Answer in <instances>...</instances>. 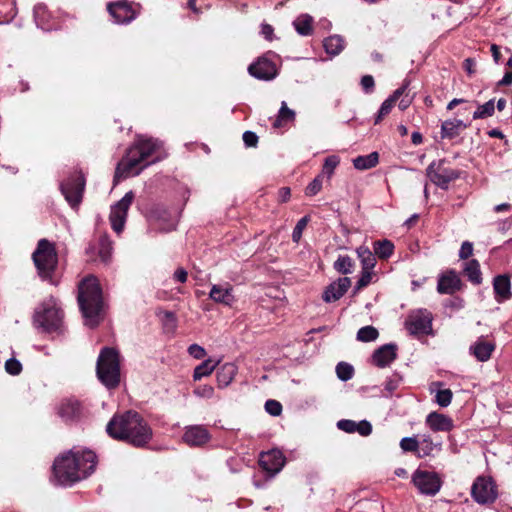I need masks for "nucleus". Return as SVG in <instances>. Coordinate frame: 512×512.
Returning <instances> with one entry per match:
<instances>
[{"label": "nucleus", "instance_id": "obj_27", "mask_svg": "<svg viewBox=\"0 0 512 512\" xmlns=\"http://www.w3.org/2000/svg\"><path fill=\"white\" fill-rule=\"evenodd\" d=\"M238 367L234 363H225L217 370V383L219 388L227 387L235 378Z\"/></svg>", "mask_w": 512, "mask_h": 512}, {"label": "nucleus", "instance_id": "obj_60", "mask_svg": "<svg viewBox=\"0 0 512 512\" xmlns=\"http://www.w3.org/2000/svg\"><path fill=\"white\" fill-rule=\"evenodd\" d=\"M475 61L471 58H467L465 59L464 63H463V67L465 69V71L468 73V75H473L476 70H475Z\"/></svg>", "mask_w": 512, "mask_h": 512}, {"label": "nucleus", "instance_id": "obj_25", "mask_svg": "<svg viewBox=\"0 0 512 512\" xmlns=\"http://www.w3.org/2000/svg\"><path fill=\"white\" fill-rule=\"evenodd\" d=\"M493 289L498 302L508 300L512 296L511 282L506 275H498L494 278Z\"/></svg>", "mask_w": 512, "mask_h": 512}, {"label": "nucleus", "instance_id": "obj_50", "mask_svg": "<svg viewBox=\"0 0 512 512\" xmlns=\"http://www.w3.org/2000/svg\"><path fill=\"white\" fill-rule=\"evenodd\" d=\"M337 427L347 433L356 432V422L353 420L342 419L337 422Z\"/></svg>", "mask_w": 512, "mask_h": 512}, {"label": "nucleus", "instance_id": "obj_54", "mask_svg": "<svg viewBox=\"0 0 512 512\" xmlns=\"http://www.w3.org/2000/svg\"><path fill=\"white\" fill-rule=\"evenodd\" d=\"M188 353L195 359H202L206 356L205 349L198 344L190 345L188 347Z\"/></svg>", "mask_w": 512, "mask_h": 512}, {"label": "nucleus", "instance_id": "obj_58", "mask_svg": "<svg viewBox=\"0 0 512 512\" xmlns=\"http://www.w3.org/2000/svg\"><path fill=\"white\" fill-rule=\"evenodd\" d=\"M361 85L366 92H369L374 87V78L371 75H365L361 79Z\"/></svg>", "mask_w": 512, "mask_h": 512}, {"label": "nucleus", "instance_id": "obj_16", "mask_svg": "<svg viewBox=\"0 0 512 512\" xmlns=\"http://www.w3.org/2000/svg\"><path fill=\"white\" fill-rule=\"evenodd\" d=\"M260 466L271 474L278 473L285 463V457L277 449L262 453L259 459Z\"/></svg>", "mask_w": 512, "mask_h": 512}, {"label": "nucleus", "instance_id": "obj_56", "mask_svg": "<svg viewBox=\"0 0 512 512\" xmlns=\"http://www.w3.org/2000/svg\"><path fill=\"white\" fill-rule=\"evenodd\" d=\"M243 141L247 147H256L258 136L252 131H246L243 133Z\"/></svg>", "mask_w": 512, "mask_h": 512}, {"label": "nucleus", "instance_id": "obj_52", "mask_svg": "<svg viewBox=\"0 0 512 512\" xmlns=\"http://www.w3.org/2000/svg\"><path fill=\"white\" fill-rule=\"evenodd\" d=\"M371 279H372L371 270H363L362 269L361 277L359 278V280L357 281V284H356V290H360V289L366 287L371 282Z\"/></svg>", "mask_w": 512, "mask_h": 512}, {"label": "nucleus", "instance_id": "obj_29", "mask_svg": "<svg viewBox=\"0 0 512 512\" xmlns=\"http://www.w3.org/2000/svg\"><path fill=\"white\" fill-rule=\"evenodd\" d=\"M466 127L467 125L462 120L454 119L444 121L441 125V136L442 138L453 139Z\"/></svg>", "mask_w": 512, "mask_h": 512}, {"label": "nucleus", "instance_id": "obj_64", "mask_svg": "<svg viewBox=\"0 0 512 512\" xmlns=\"http://www.w3.org/2000/svg\"><path fill=\"white\" fill-rule=\"evenodd\" d=\"M491 53H492L494 61L496 63H498L500 60L501 54H500L499 47L496 44L491 45Z\"/></svg>", "mask_w": 512, "mask_h": 512}, {"label": "nucleus", "instance_id": "obj_10", "mask_svg": "<svg viewBox=\"0 0 512 512\" xmlns=\"http://www.w3.org/2000/svg\"><path fill=\"white\" fill-rule=\"evenodd\" d=\"M134 197V193L129 191L123 196L121 200H119L111 207L109 220L112 229L118 234L121 233L124 229L128 210L134 200Z\"/></svg>", "mask_w": 512, "mask_h": 512}, {"label": "nucleus", "instance_id": "obj_17", "mask_svg": "<svg viewBox=\"0 0 512 512\" xmlns=\"http://www.w3.org/2000/svg\"><path fill=\"white\" fill-rule=\"evenodd\" d=\"M351 286V280L348 277H342L332 282L323 292V300L331 303L339 300Z\"/></svg>", "mask_w": 512, "mask_h": 512}, {"label": "nucleus", "instance_id": "obj_47", "mask_svg": "<svg viewBox=\"0 0 512 512\" xmlns=\"http://www.w3.org/2000/svg\"><path fill=\"white\" fill-rule=\"evenodd\" d=\"M5 370L10 375H19L22 371V364L17 359L10 358L5 362Z\"/></svg>", "mask_w": 512, "mask_h": 512}, {"label": "nucleus", "instance_id": "obj_7", "mask_svg": "<svg viewBox=\"0 0 512 512\" xmlns=\"http://www.w3.org/2000/svg\"><path fill=\"white\" fill-rule=\"evenodd\" d=\"M63 311L54 300L44 302L34 314V324L43 332H58L62 328Z\"/></svg>", "mask_w": 512, "mask_h": 512}, {"label": "nucleus", "instance_id": "obj_34", "mask_svg": "<svg viewBox=\"0 0 512 512\" xmlns=\"http://www.w3.org/2000/svg\"><path fill=\"white\" fill-rule=\"evenodd\" d=\"M98 256L102 263L109 264L112 256V242L108 236H101L98 245Z\"/></svg>", "mask_w": 512, "mask_h": 512}, {"label": "nucleus", "instance_id": "obj_23", "mask_svg": "<svg viewBox=\"0 0 512 512\" xmlns=\"http://www.w3.org/2000/svg\"><path fill=\"white\" fill-rule=\"evenodd\" d=\"M59 416L66 422L78 420L82 415V406L78 400H64L58 409Z\"/></svg>", "mask_w": 512, "mask_h": 512}, {"label": "nucleus", "instance_id": "obj_61", "mask_svg": "<svg viewBox=\"0 0 512 512\" xmlns=\"http://www.w3.org/2000/svg\"><path fill=\"white\" fill-rule=\"evenodd\" d=\"M174 279L180 283H185L187 281V271L183 268H178L174 272Z\"/></svg>", "mask_w": 512, "mask_h": 512}, {"label": "nucleus", "instance_id": "obj_28", "mask_svg": "<svg viewBox=\"0 0 512 512\" xmlns=\"http://www.w3.org/2000/svg\"><path fill=\"white\" fill-rule=\"evenodd\" d=\"M407 87L408 82H406L400 88L396 89L394 93L382 103L378 111V115L375 119V124H378L383 119V117L390 113L392 107L394 106L396 101L405 93Z\"/></svg>", "mask_w": 512, "mask_h": 512}, {"label": "nucleus", "instance_id": "obj_45", "mask_svg": "<svg viewBox=\"0 0 512 512\" xmlns=\"http://www.w3.org/2000/svg\"><path fill=\"white\" fill-rule=\"evenodd\" d=\"M338 164H339V158L337 156L333 155V156L327 157L325 159L321 175L322 176L327 175V177L330 178L333 175L334 170L338 166Z\"/></svg>", "mask_w": 512, "mask_h": 512}, {"label": "nucleus", "instance_id": "obj_19", "mask_svg": "<svg viewBox=\"0 0 512 512\" xmlns=\"http://www.w3.org/2000/svg\"><path fill=\"white\" fill-rule=\"evenodd\" d=\"M495 350V343L488 341L483 336L479 337L469 348L470 354L478 361L486 362Z\"/></svg>", "mask_w": 512, "mask_h": 512}, {"label": "nucleus", "instance_id": "obj_59", "mask_svg": "<svg viewBox=\"0 0 512 512\" xmlns=\"http://www.w3.org/2000/svg\"><path fill=\"white\" fill-rule=\"evenodd\" d=\"M273 32H274V29L271 25L269 24H262L261 26V34L264 36L265 39L271 41L273 39Z\"/></svg>", "mask_w": 512, "mask_h": 512}, {"label": "nucleus", "instance_id": "obj_5", "mask_svg": "<svg viewBox=\"0 0 512 512\" xmlns=\"http://www.w3.org/2000/svg\"><path fill=\"white\" fill-rule=\"evenodd\" d=\"M32 260L39 277L44 281L55 284L54 273L58 265V255L54 244L45 238L40 239L32 253Z\"/></svg>", "mask_w": 512, "mask_h": 512}, {"label": "nucleus", "instance_id": "obj_51", "mask_svg": "<svg viewBox=\"0 0 512 512\" xmlns=\"http://www.w3.org/2000/svg\"><path fill=\"white\" fill-rule=\"evenodd\" d=\"M356 432L361 436H369L372 433V425L367 420L356 422Z\"/></svg>", "mask_w": 512, "mask_h": 512}, {"label": "nucleus", "instance_id": "obj_1", "mask_svg": "<svg viewBox=\"0 0 512 512\" xmlns=\"http://www.w3.org/2000/svg\"><path fill=\"white\" fill-rule=\"evenodd\" d=\"M106 431L113 439L126 441L136 447H143L152 439L151 427L135 411L115 414L108 422Z\"/></svg>", "mask_w": 512, "mask_h": 512}, {"label": "nucleus", "instance_id": "obj_39", "mask_svg": "<svg viewBox=\"0 0 512 512\" xmlns=\"http://www.w3.org/2000/svg\"><path fill=\"white\" fill-rule=\"evenodd\" d=\"M354 262L348 255H340L334 262V269L341 274H350L353 271Z\"/></svg>", "mask_w": 512, "mask_h": 512}, {"label": "nucleus", "instance_id": "obj_36", "mask_svg": "<svg viewBox=\"0 0 512 512\" xmlns=\"http://www.w3.org/2000/svg\"><path fill=\"white\" fill-rule=\"evenodd\" d=\"M313 18L308 14H302L296 18L293 25L296 31L303 36L310 35L312 32Z\"/></svg>", "mask_w": 512, "mask_h": 512}, {"label": "nucleus", "instance_id": "obj_57", "mask_svg": "<svg viewBox=\"0 0 512 512\" xmlns=\"http://www.w3.org/2000/svg\"><path fill=\"white\" fill-rule=\"evenodd\" d=\"M194 393L200 397L211 398L214 394V389L210 385H203L195 389Z\"/></svg>", "mask_w": 512, "mask_h": 512}, {"label": "nucleus", "instance_id": "obj_20", "mask_svg": "<svg viewBox=\"0 0 512 512\" xmlns=\"http://www.w3.org/2000/svg\"><path fill=\"white\" fill-rule=\"evenodd\" d=\"M425 423L434 432H449L454 428L453 420L449 416L438 412L429 413Z\"/></svg>", "mask_w": 512, "mask_h": 512}, {"label": "nucleus", "instance_id": "obj_41", "mask_svg": "<svg viewBox=\"0 0 512 512\" xmlns=\"http://www.w3.org/2000/svg\"><path fill=\"white\" fill-rule=\"evenodd\" d=\"M495 111L494 100L491 99L486 103L479 105L477 110L473 113V119H484L492 116Z\"/></svg>", "mask_w": 512, "mask_h": 512}, {"label": "nucleus", "instance_id": "obj_30", "mask_svg": "<svg viewBox=\"0 0 512 512\" xmlns=\"http://www.w3.org/2000/svg\"><path fill=\"white\" fill-rule=\"evenodd\" d=\"M379 162V154L372 152L368 155H361L353 160V165L357 170H368L375 167Z\"/></svg>", "mask_w": 512, "mask_h": 512}, {"label": "nucleus", "instance_id": "obj_42", "mask_svg": "<svg viewBox=\"0 0 512 512\" xmlns=\"http://www.w3.org/2000/svg\"><path fill=\"white\" fill-rule=\"evenodd\" d=\"M337 377L342 381L350 380L354 375V368L346 362H340L336 366Z\"/></svg>", "mask_w": 512, "mask_h": 512}, {"label": "nucleus", "instance_id": "obj_46", "mask_svg": "<svg viewBox=\"0 0 512 512\" xmlns=\"http://www.w3.org/2000/svg\"><path fill=\"white\" fill-rule=\"evenodd\" d=\"M308 221H309V218L307 216H304L295 225L293 232H292V240L295 243H298L299 240L301 239L303 230L306 228Z\"/></svg>", "mask_w": 512, "mask_h": 512}, {"label": "nucleus", "instance_id": "obj_4", "mask_svg": "<svg viewBox=\"0 0 512 512\" xmlns=\"http://www.w3.org/2000/svg\"><path fill=\"white\" fill-rule=\"evenodd\" d=\"M158 148V141L141 139L133 145L118 163L114 181L138 175L149 162L144 163Z\"/></svg>", "mask_w": 512, "mask_h": 512}, {"label": "nucleus", "instance_id": "obj_6", "mask_svg": "<svg viewBox=\"0 0 512 512\" xmlns=\"http://www.w3.org/2000/svg\"><path fill=\"white\" fill-rule=\"evenodd\" d=\"M96 372L98 379L107 388L117 387L120 382L119 353L113 348H103L98 357Z\"/></svg>", "mask_w": 512, "mask_h": 512}, {"label": "nucleus", "instance_id": "obj_55", "mask_svg": "<svg viewBox=\"0 0 512 512\" xmlns=\"http://www.w3.org/2000/svg\"><path fill=\"white\" fill-rule=\"evenodd\" d=\"M473 253V244L469 241H464L459 251L460 259H468Z\"/></svg>", "mask_w": 512, "mask_h": 512}, {"label": "nucleus", "instance_id": "obj_48", "mask_svg": "<svg viewBox=\"0 0 512 512\" xmlns=\"http://www.w3.org/2000/svg\"><path fill=\"white\" fill-rule=\"evenodd\" d=\"M322 188V175H318L305 189L307 196H314L320 192Z\"/></svg>", "mask_w": 512, "mask_h": 512}, {"label": "nucleus", "instance_id": "obj_21", "mask_svg": "<svg viewBox=\"0 0 512 512\" xmlns=\"http://www.w3.org/2000/svg\"><path fill=\"white\" fill-rule=\"evenodd\" d=\"M209 297L214 302L229 307H231L236 301V298L233 294V288L229 284H226L225 286L217 284L213 285L210 290Z\"/></svg>", "mask_w": 512, "mask_h": 512}, {"label": "nucleus", "instance_id": "obj_22", "mask_svg": "<svg viewBox=\"0 0 512 512\" xmlns=\"http://www.w3.org/2000/svg\"><path fill=\"white\" fill-rule=\"evenodd\" d=\"M461 287V280L453 270L441 275L438 280L437 291L441 294H453Z\"/></svg>", "mask_w": 512, "mask_h": 512}, {"label": "nucleus", "instance_id": "obj_49", "mask_svg": "<svg viewBox=\"0 0 512 512\" xmlns=\"http://www.w3.org/2000/svg\"><path fill=\"white\" fill-rule=\"evenodd\" d=\"M265 410L272 416H279L282 413V405L276 400H267L265 403Z\"/></svg>", "mask_w": 512, "mask_h": 512}, {"label": "nucleus", "instance_id": "obj_12", "mask_svg": "<svg viewBox=\"0 0 512 512\" xmlns=\"http://www.w3.org/2000/svg\"><path fill=\"white\" fill-rule=\"evenodd\" d=\"M474 500L480 504L492 503L496 497V489L490 478L478 477L471 489Z\"/></svg>", "mask_w": 512, "mask_h": 512}, {"label": "nucleus", "instance_id": "obj_24", "mask_svg": "<svg viewBox=\"0 0 512 512\" xmlns=\"http://www.w3.org/2000/svg\"><path fill=\"white\" fill-rule=\"evenodd\" d=\"M210 439L209 432L203 426H191L183 435V440L190 446H201Z\"/></svg>", "mask_w": 512, "mask_h": 512}, {"label": "nucleus", "instance_id": "obj_13", "mask_svg": "<svg viewBox=\"0 0 512 512\" xmlns=\"http://www.w3.org/2000/svg\"><path fill=\"white\" fill-rule=\"evenodd\" d=\"M431 324V313L425 309L411 312L406 320V328L411 334H428Z\"/></svg>", "mask_w": 512, "mask_h": 512}, {"label": "nucleus", "instance_id": "obj_18", "mask_svg": "<svg viewBox=\"0 0 512 512\" xmlns=\"http://www.w3.org/2000/svg\"><path fill=\"white\" fill-rule=\"evenodd\" d=\"M397 357V345L393 343L385 344L376 349L372 355L373 362L378 367H386Z\"/></svg>", "mask_w": 512, "mask_h": 512}, {"label": "nucleus", "instance_id": "obj_3", "mask_svg": "<svg viewBox=\"0 0 512 512\" xmlns=\"http://www.w3.org/2000/svg\"><path fill=\"white\" fill-rule=\"evenodd\" d=\"M77 300L85 325L91 328L98 326L103 318L104 302L102 289L95 276H87L79 283Z\"/></svg>", "mask_w": 512, "mask_h": 512}, {"label": "nucleus", "instance_id": "obj_37", "mask_svg": "<svg viewBox=\"0 0 512 512\" xmlns=\"http://www.w3.org/2000/svg\"><path fill=\"white\" fill-rule=\"evenodd\" d=\"M218 364L219 361H213L212 359L205 360L194 369L193 379L198 381L203 377L210 375Z\"/></svg>", "mask_w": 512, "mask_h": 512}, {"label": "nucleus", "instance_id": "obj_11", "mask_svg": "<svg viewBox=\"0 0 512 512\" xmlns=\"http://www.w3.org/2000/svg\"><path fill=\"white\" fill-rule=\"evenodd\" d=\"M84 186L85 180L81 174H74L61 183V192L73 208L82 201Z\"/></svg>", "mask_w": 512, "mask_h": 512}, {"label": "nucleus", "instance_id": "obj_35", "mask_svg": "<svg viewBox=\"0 0 512 512\" xmlns=\"http://www.w3.org/2000/svg\"><path fill=\"white\" fill-rule=\"evenodd\" d=\"M295 119V112L288 108L285 101L281 103V107L279 109L276 120L273 123L274 128H280L285 125L287 122L293 121Z\"/></svg>", "mask_w": 512, "mask_h": 512}, {"label": "nucleus", "instance_id": "obj_14", "mask_svg": "<svg viewBox=\"0 0 512 512\" xmlns=\"http://www.w3.org/2000/svg\"><path fill=\"white\" fill-rule=\"evenodd\" d=\"M248 72L251 76L264 81L272 80L277 75L275 63L265 57H260L250 64Z\"/></svg>", "mask_w": 512, "mask_h": 512}, {"label": "nucleus", "instance_id": "obj_40", "mask_svg": "<svg viewBox=\"0 0 512 512\" xmlns=\"http://www.w3.org/2000/svg\"><path fill=\"white\" fill-rule=\"evenodd\" d=\"M379 336L378 330L373 326H364L357 332V340L360 342L375 341Z\"/></svg>", "mask_w": 512, "mask_h": 512}, {"label": "nucleus", "instance_id": "obj_9", "mask_svg": "<svg viewBox=\"0 0 512 512\" xmlns=\"http://www.w3.org/2000/svg\"><path fill=\"white\" fill-rule=\"evenodd\" d=\"M412 482L423 495L434 496L441 487L442 480L438 473L417 469L412 474Z\"/></svg>", "mask_w": 512, "mask_h": 512}, {"label": "nucleus", "instance_id": "obj_33", "mask_svg": "<svg viewBox=\"0 0 512 512\" xmlns=\"http://www.w3.org/2000/svg\"><path fill=\"white\" fill-rule=\"evenodd\" d=\"M323 46L326 53L335 56L344 49V39L339 35H333L325 38Z\"/></svg>", "mask_w": 512, "mask_h": 512}, {"label": "nucleus", "instance_id": "obj_38", "mask_svg": "<svg viewBox=\"0 0 512 512\" xmlns=\"http://www.w3.org/2000/svg\"><path fill=\"white\" fill-rule=\"evenodd\" d=\"M374 254L377 255L381 259L389 258L393 251L394 245L389 240H378L373 243Z\"/></svg>", "mask_w": 512, "mask_h": 512}, {"label": "nucleus", "instance_id": "obj_2", "mask_svg": "<svg viewBox=\"0 0 512 512\" xmlns=\"http://www.w3.org/2000/svg\"><path fill=\"white\" fill-rule=\"evenodd\" d=\"M96 455L90 450L69 451L55 459L54 477L58 484L70 486L88 477L95 469Z\"/></svg>", "mask_w": 512, "mask_h": 512}, {"label": "nucleus", "instance_id": "obj_62", "mask_svg": "<svg viewBox=\"0 0 512 512\" xmlns=\"http://www.w3.org/2000/svg\"><path fill=\"white\" fill-rule=\"evenodd\" d=\"M512 84V71H507L503 78L497 83L498 86H508Z\"/></svg>", "mask_w": 512, "mask_h": 512}, {"label": "nucleus", "instance_id": "obj_53", "mask_svg": "<svg viewBox=\"0 0 512 512\" xmlns=\"http://www.w3.org/2000/svg\"><path fill=\"white\" fill-rule=\"evenodd\" d=\"M400 382H401V377H399L398 375H393L391 378H389L385 382V390L389 394H392L395 390H397V388L400 385Z\"/></svg>", "mask_w": 512, "mask_h": 512}, {"label": "nucleus", "instance_id": "obj_15", "mask_svg": "<svg viewBox=\"0 0 512 512\" xmlns=\"http://www.w3.org/2000/svg\"><path fill=\"white\" fill-rule=\"evenodd\" d=\"M107 9L117 24H127L136 18V12L124 1L110 3Z\"/></svg>", "mask_w": 512, "mask_h": 512}, {"label": "nucleus", "instance_id": "obj_26", "mask_svg": "<svg viewBox=\"0 0 512 512\" xmlns=\"http://www.w3.org/2000/svg\"><path fill=\"white\" fill-rule=\"evenodd\" d=\"M419 443V453L417 454L419 458L434 456L442 450V442H434L432 437L428 434L421 435Z\"/></svg>", "mask_w": 512, "mask_h": 512}, {"label": "nucleus", "instance_id": "obj_31", "mask_svg": "<svg viewBox=\"0 0 512 512\" xmlns=\"http://www.w3.org/2000/svg\"><path fill=\"white\" fill-rule=\"evenodd\" d=\"M464 274L467 276L468 280L475 285H479L482 282L480 264L476 259L465 263Z\"/></svg>", "mask_w": 512, "mask_h": 512}, {"label": "nucleus", "instance_id": "obj_43", "mask_svg": "<svg viewBox=\"0 0 512 512\" xmlns=\"http://www.w3.org/2000/svg\"><path fill=\"white\" fill-rule=\"evenodd\" d=\"M419 440L416 437H404L400 441V448L404 452L419 453Z\"/></svg>", "mask_w": 512, "mask_h": 512}, {"label": "nucleus", "instance_id": "obj_32", "mask_svg": "<svg viewBox=\"0 0 512 512\" xmlns=\"http://www.w3.org/2000/svg\"><path fill=\"white\" fill-rule=\"evenodd\" d=\"M358 258L362 264L363 270H372L376 264L374 252L366 246H360L356 250Z\"/></svg>", "mask_w": 512, "mask_h": 512}, {"label": "nucleus", "instance_id": "obj_44", "mask_svg": "<svg viewBox=\"0 0 512 512\" xmlns=\"http://www.w3.org/2000/svg\"><path fill=\"white\" fill-rule=\"evenodd\" d=\"M452 391L450 389H441L436 392L435 401L441 407H447L452 401Z\"/></svg>", "mask_w": 512, "mask_h": 512}, {"label": "nucleus", "instance_id": "obj_8", "mask_svg": "<svg viewBox=\"0 0 512 512\" xmlns=\"http://www.w3.org/2000/svg\"><path fill=\"white\" fill-rule=\"evenodd\" d=\"M426 175L432 183L443 190H447L449 184L458 179L460 172L446 166V160L431 162L426 168Z\"/></svg>", "mask_w": 512, "mask_h": 512}, {"label": "nucleus", "instance_id": "obj_63", "mask_svg": "<svg viewBox=\"0 0 512 512\" xmlns=\"http://www.w3.org/2000/svg\"><path fill=\"white\" fill-rule=\"evenodd\" d=\"M291 196V191L289 187H283L279 190V199L281 202H286L289 200Z\"/></svg>", "mask_w": 512, "mask_h": 512}]
</instances>
